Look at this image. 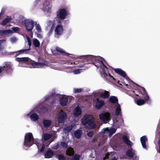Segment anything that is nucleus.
Instances as JSON below:
<instances>
[{
	"instance_id": "nucleus-1",
	"label": "nucleus",
	"mask_w": 160,
	"mask_h": 160,
	"mask_svg": "<svg viewBox=\"0 0 160 160\" xmlns=\"http://www.w3.org/2000/svg\"><path fill=\"white\" fill-rule=\"evenodd\" d=\"M82 124L90 129H94L97 127V125L93 119L90 118V115L87 114L84 116L81 119Z\"/></svg>"
},
{
	"instance_id": "nucleus-2",
	"label": "nucleus",
	"mask_w": 160,
	"mask_h": 160,
	"mask_svg": "<svg viewBox=\"0 0 160 160\" xmlns=\"http://www.w3.org/2000/svg\"><path fill=\"white\" fill-rule=\"evenodd\" d=\"M143 91V93L138 92L139 94L135 93L136 96L140 98H143V99H140L135 100L137 104L139 106H141L144 104L145 102L149 99V97L144 87H142Z\"/></svg>"
},
{
	"instance_id": "nucleus-3",
	"label": "nucleus",
	"mask_w": 160,
	"mask_h": 160,
	"mask_svg": "<svg viewBox=\"0 0 160 160\" xmlns=\"http://www.w3.org/2000/svg\"><path fill=\"white\" fill-rule=\"evenodd\" d=\"M34 143L38 146V143L36 142V141L34 142L32 133L31 132L26 133L24 137V145L28 147H30Z\"/></svg>"
},
{
	"instance_id": "nucleus-4",
	"label": "nucleus",
	"mask_w": 160,
	"mask_h": 160,
	"mask_svg": "<svg viewBox=\"0 0 160 160\" xmlns=\"http://www.w3.org/2000/svg\"><path fill=\"white\" fill-rule=\"evenodd\" d=\"M83 59L84 62H87L85 63H92L94 62H99L103 63L102 58L100 56H96L91 55H86L81 56Z\"/></svg>"
},
{
	"instance_id": "nucleus-5",
	"label": "nucleus",
	"mask_w": 160,
	"mask_h": 160,
	"mask_svg": "<svg viewBox=\"0 0 160 160\" xmlns=\"http://www.w3.org/2000/svg\"><path fill=\"white\" fill-rule=\"evenodd\" d=\"M69 15L66 9L65 8H60L57 12L56 18L59 20L65 19L66 17Z\"/></svg>"
},
{
	"instance_id": "nucleus-6",
	"label": "nucleus",
	"mask_w": 160,
	"mask_h": 160,
	"mask_svg": "<svg viewBox=\"0 0 160 160\" xmlns=\"http://www.w3.org/2000/svg\"><path fill=\"white\" fill-rule=\"evenodd\" d=\"M102 71L103 72L104 77L107 80L110 81L115 84H118L120 85H122L121 84L119 83L120 81L119 80L117 81L111 75V74L109 73L108 74H107L104 68H102Z\"/></svg>"
},
{
	"instance_id": "nucleus-7",
	"label": "nucleus",
	"mask_w": 160,
	"mask_h": 160,
	"mask_svg": "<svg viewBox=\"0 0 160 160\" xmlns=\"http://www.w3.org/2000/svg\"><path fill=\"white\" fill-rule=\"evenodd\" d=\"M22 24L25 26L26 29L29 32L31 31L35 24L34 22L29 19H25L22 22Z\"/></svg>"
},
{
	"instance_id": "nucleus-8",
	"label": "nucleus",
	"mask_w": 160,
	"mask_h": 160,
	"mask_svg": "<svg viewBox=\"0 0 160 160\" xmlns=\"http://www.w3.org/2000/svg\"><path fill=\"white\" fill-rule=\"evenodd\" d=\"M38 62H34L32 61L31 64L35 68H41L46 65L47 64L45 63L46 62L44 59H42L41 57H38Z\"/></svg>"
},
{
	"instance_id": "nucleus-9",
	"label": "nucleus",
	"mask_w": 160,
	"mask_h": 160,
	"mask_svg": "<svg viewBox=\"0 0 160 160\" xmlns=\"http://www.w3.org/2000/svg\"><path fill=\"white\" fill-rule=\"evenodd\" d=\"M99 118L102 121H109L111 120L110 114L108 112L102 113L99 115Z\"/></svg>"
},
{
	"instance_id": "nucleus-10",
	"label": "nucleus",
	"mask_w": 160,
	"mask_h": 160,
	"mask_svg": "<svg viewBox=\"0 0 160 160\" xmlns=\"http://www.w3.org/2000/svg\"><path fill=\"white\" fill-rule=\"evenodd\" d=\"M58 114L59 117L58 118V119L59 122L60 123H63L67 119V114L66 113L61 110V112L58 113Z\"/></svg>"
},
{
	"instance_id": "nucleus-11",
	"label": "nucleus",
	"mask_w": 160,
	"mask_h": 160,
	"mask_svg": "<svg viewBox=\"0 0 160 160\" xmlns=\"http://www.w3.org/2000/svg\"><path fill=\"white\" fill-rule=\"evenodd\" d=\"M12 65L10 62H7L5 63V65L2 67V71H4L7 73H11L12 71Z\"/></svg>"
},
{
	"instance_id": "nucleus-12",
	"label": "nucleus",
	"mask_w": 160,
	"mask_h": 160,
	"mask_svg": "<svg viewBox=\"0 0 160 160\" xmlns=\"http://www.w3.org/2000/svg\"><path fill=\"white\" fill-rule=\"evenodd\" d=\"M112 69L114 71L115 73L119 74L121 76H122V77L124 78H126L127 80L130 79V78L128 77H126L127 75L126 73L124 71H123L122 69L119 68H113Z\"/></svg>"
},
{
	"instance_id": "nucleus-13",
	"label": "nucleus",
	"mask_w": 160,
	"mask_h": 160,
	"mask_svg": "<svg viewBox=\"0 0 160 160\" xmlns=\"http://www.w3.org/2000/svg\"><path fill=\"white\" fill-rule=\"evenodd\" d=\"M57 94L56 93H52L50 96H46L44 99L45 101H47L49 103L52 104L55 102V99L53 97L57 96Z\"/></svg>"
},
{
	"instance_id": "nucleus-14",
	"label": "nucleus",
	"mask_w": 160,
	"mask_h": 160,
	"mask_svg": "<svg viewBox=\"0 0 160 160\" xmlns=\"http://www.w3.org/2000/svg\"><path fill=\"white\" fill-rule=\"evenodd\" d=\"M16 61L19 62H22L24 63H30L32 62V61L28 57L16 58Z\"/></svg>"
},
{
	"instance_id": "nucleus-15",
	"label": "nucleus",
	"mask_w": 160,
	"mask_h": 160,
	"mask_svg": "<svg viewBox=\"0 0 160 160\" xmlns=\"http://www.w3.org/2000/svg\"><path fill=\"white\" fill-rule=\"evenodd\" d=\"M63 30L62 26L61 25H58L55 29V35L58 36L61 35L63 33Z\"/></svg>"
},
{
	"instance_id": "nucleus-16",
	"label": "nucleus",
	"mask_w": 160,
	"mask_h": 160,
	"mask_svg": "<svg viewBox=\"0 0 160 160\" xmlns=\"http://www.w3.org/2000/svg\"><path fill=\"white\" fill-rule=\"evenodd\" d=\"M12 32V30L10 29L0 30V36L5 37Z\"/></svg>"
},
{
	"instance_id": "nucleus-17",
	"label": "nucleus",
	"mask_w": 160,
	"mask_h": 160,
	"mask_svg": "<svg viewBox=\"0 0 160 160\" xmlns=\"http://www.w3.org/2000/svg\"><path fill=\"white\" fill-rule=\"evenodd\" d=\"M60 104L63 106H65L67 105L68 102V98L66 97H62L60 98Z\"/></svg>"
},
{
	"instance_id": "nucleus-18",
	"label": "nucleus",
	"mask_w": 160,
	"mask_h": 160,
	"mask_svg": "<svg viewBox=\"0 0 160 160\" xmlns=\"http://www.w3.org/2000/svg\"><path fill=\"white\" fill-rule=\"evenodd\" d=\"M148 139L146 136H144L140 138V141L142 147L145 149H147V146L146 145V142L147 141Z\"/></svg>"
},
{
	"instance_id": "nucleus-19",
	"label": "nucleus",
	"mask_w": 160,
	"mask_h": 160,
	"mask_svg": "<svg viewBox=\"0 0 160 160\" xmlns=\"http://www.w3.org/2000/svg\"><path fill=\"white\" fill-rule=\"evenodd\" d=\"M54 155L53 152L51 150H48L44 154V158H51Z\"/></svg>"
},
{
	"instance_id": "nucleus-20",
	"label": "nucleus",
	"mask_w": 160,
	"mask_h": 160,
	"mask_svg": "<svg viewBox=\"0 0 160 160\" xmlns=\"http://www.w3.org/2000/svg\"><path fill=\"white\" fill-rule=\"evenodd\" d=\"M66 154L70 156H73L75 153L73 149L71 147H68L66 151Z\"/></svg>"
},
{
	"instance_id": "nucleus-21",
	"label": "nucleus",
	"mask_w": 160,
	"mask_h": 160,
	"mask_svg": "<svg viewBox=\"0 0 160 160\" xmlns=\"http://www.w3.org/2000/svg\"><path fill=\"white\" fill-rule=\"evenodd\" d=\"M134 153L132 148L128 149L126 152V154L127 156L130 158H132L134 156Z\"/></svg>"
},
{
	"instance_id": "nucleus-22",
	"label": "nucleus",
	"mask_w": 160,
	"mask_h": 160,
	"mask_svg": "<svg viewBox=\"0 0 160 160\" xmlns=\"http://www.w3.org/2000/svg\"><path fill=\"white\" fill-rule=\"evenodd\" d=\"M12 19V18L11 17L7 16V18L3 19L1 23V24L2 26H4L7 23L9 22Z\"/></svg>"
},
{
	"instance_id": "nucleus-23",
	"label": "nucleus",
	"mask_w": 160,
	"mask_h": 160,
	"mask_svg": "<svg viewBox=\"0 0 160 160\" xmlns=\"http://www.w3.org/2000/svg\"><path fill=\"white\" fill-rule=\"evenodd\" d=\"M82 113V110L78 106L75 110L73 114L76 117L79 116Z\"/></svg>"
},
{
	"instance_id": "nucleus-24",
	"label": "nucleus",
	"mask_w": 160,
	"mask_h": 160,
	"mask_svg": "<svg viewBox=\"0 0 160 160\" xmlns=\"http://www.w3.org/2000/svg\"><path fill=\"white\" fill-rule=\"evenodd\" d=\"M52 123V121L49 120L43 119V123L45 128H48L49 127Z\"/></svg>"
},
{
	"instance_id": "nucleus-25",
	"label": "nucleus",
	"mask_w": 160,
	"mask_h": 160,
	"mask_svg": "<svg viewBox=\"0 0 160 160\" xmlns=\"http://www.w3.org/2000/svg\"><path fill=\"white\" fill-rule=\"evenodd\" d=\"M97 100L98 101L96 103L95 106L97 108L99 109L105 104V102L102 100L99 101L98 99H97Z\"/></svg>"
},
{
	"instance_id": "nucleus-26",
	"label": "nucleus",
	"mask_w": 160,
	"mask_h": 160,
	"mask_svg": "<svg viewBox=\"0 0 160 160\" xmlns=\"http://www.w3.org/2000/svg\"><path fill=\"white\" fill-rule=\"evenodd\" d=\"M122 139L123 142L129 146H132V142L128 139L126 135H124L123 136Z\"/></svg>"
},
{
	"instance_id": "nucleus-27",
	"label": "nucleus",
	"mask_w": 160,
	"mask_h": 160,
	"mask_svg": "<svg viewBox=\"0 0 160 160\" xmlns=\"http://www.w3.org/2000/svg\"><path fill=\"white\" fill-rule=\"evenodd\" d=\"M31 49L30 48L27 49H22L17 51L14 52L13 53H20V54L25 53L27 54L29 53Z\"/></svg>"
},
{
	"instance_id": "nucleus-28",
	"label": "nucleus",
	"mask_w": 160,
	"mask_h": 160,
	"mask_svg": "<svg viewBox=\"0 0 160 160\" xmlns=\"http://www.w3.org/2000/svg\"><path fill=\"white\" fill-rule=\"evenodd\" d=\"M31 119L33 121H36L39 119V117L37 114L35 113L32 114L30 116Z\"/></svg>"
},
{
	"instance_id": "nucleus-29",
	"label": "nucleus",
	"mask_w": 160,
	"mask_h": 160,
	"mask_svg": "<svg viewBox=\"0 0 160 160\" xmlns=\"http://www.w3.org/2000/svg\"><path fill=\"white\" fill-rule=\"evenodd\" d=\"M109 101L112 103H118V99L116 97L112 96L109 98Z\"/></svg>"
},
{
	"instance_id": "nucleus-30",
	"label": "nucleus",
	"mask_w": 160,
	"mask_h": 160,
	"mask_svg": "<svg viewBox=\"0 0 160 160\" xmlns=\"http://www.w3.org/2000/svg\"><path fill=\"white\" fill-rule=\"evenodd\" d=\"M56 50L58 52L64 54L67 56H68L70 55V54L69 53L66 52L62 49L58 47H56Z\"/></svg>"
},
{
	"instance_id": "nucleus-31",
	"label": "nucleus",
	"mask_w": 160,
	"mask_h": 160,
	"mask_svg": "<svg viewBox=\"0 0 160 160\" xmlns=\"http://www.w3.org/2000/svg\"><path fill=\"white\" fill-rule=\"evenodd\" d=\"M110 96L109 92L107 91H105L104 93H101L100 95V97L107 98L109 97Z\"/></svg>"
},
{
	"instance_id": "nucleus-32",
	"label": "nucleus",
	"mask_w": 160,
	"mask_h": 160,
	"mask_svg": "<svg viewBox=\"0 0 160 160\" xmlns=\"http://www.w3.org/2000/svg\"><path fill=\"white\" fill-rule=\"evenodd\" d=\"M81 132V130H80L76 131L74 132L75 137L78 139L80 138L82 135Z\"/></svg>"
},
{
	"instance_id": "nucleus-33",
	"label": "nucleus",
	"mask_w": 160,
	"mask_h": 160,
	"mask_svg": "<svg viewBox=\"0 0 160 160\" xmlns=\"http://www.w3.org/2000/svg\"><path fill=\"white\" fill-rule=\"evenodd\" d=\"M92 64H94L97 68H99L101 64H102L105 68L107 69V67L105 65L103 62V63H102L99 62H94Z\"/></svg>"
},
{
	"instance_id": "nucleus-34",
	"label": "nucleus",
	"mask_w": 160,
	"mask_h": 160,
	"mask_svg": "<svg viewBox=\"0 0 160 160\" xmlns=\"http://www.w3.org/2000/svg\"><path fill=\"white\" fill-rule=\"evenodd\" d=\"M33 43L35 47H39L40 46V43L39 41L36 38L33 39Z\"/></svg>"
},
{
	"instance_id": "nucleus-35",
	"label": "nucleus",
	"mask_w": 160,
	"mask_h": 160,
	"mask_svg": "<svg viewBox=\"0 0 160 160\" xmlns=\"http://www.w3.org/2000/svg\"><path fill=\"white\" fill-rule=\"evenodd\" d=\"M73 126L71 125L66 127L64 128V130L66 133H68L70 132L72 129Z\"/></svg>"
},
{
	"instance_id": "nucleus-36",
	"label": "nucleus",
	"mask_w": 160,
	"mask_h": 160,
	"mask_svg": "<svg viewBox=\"0 0 160 160\" xmlns=\"http://www.w3.org/2000/svg\"><path fill=\"white\" fill-rule=\"evenodd\" d=\"M121 109L120 105L118 104V105L116 107L115 110V114L116 115H119L121 113Z\"/></svg>"
},
{
	"instance_id": "nucleus-37",
	"label": "nucleus",
	"mask_w": 160,
	"mask_h": 160,
	"mask_svg": "<svg viewBox=\"0 0 160 160\" xmlns=\"http://www.w3.org/2000/svg\"><path fill=\"white\" fill-rule=\"evenodd\" d=\"M84 65V63H83L82 64L80 65V64H79V62H78V61H75L74 62V63H73V66H72L71 67H73L75 66H78L80 67H83Z\"/></svg>"
},
{
	"instance_id": "nucleus-38",
	"label": "nucleus",
	"mask_w": 160,
	"mask_h": 160,
	"mask_svg": "<svg viewBox=\"0 0 160 160\" xmlns=\"http://www.w3.org/2000/svg\"><path fill=\"white\" fill-rule=\"evenodd\" d=\"M49 4L48 2L47 1H45L43 2V9L45 11L48 10V5Z\"/></svg>"
},
{
	"instance_id": "nucleus-39",
	"label": "nucleus",
	"mask_w": 160,
	"mask_h": 160,
	"mask_svg": "<svg viewBox=\"0 0 160 160\" xmlns=\"http://www.w3.org/2000/svg\"><path fill=\"white\" fill-rule=\"evenodd\" d=\"M51 137V135L48 133H46L43 135V139L44 140L47 141Z\"/></svg>"
},
{
	"instance_id": "nucleus-40",
	"label": "nucleus",
	"mask_w": 160,
	"mask_h": 160,
	"mask_svg": "<svg viewBox=\"0 0 160 160\" xmlns=\"http://www.w3.org/2000/svg\"><path fill=\"white\" fill-rule=\"evenodd\" d=\"M109 129L107 128H103L101 131V134H107L108 133Z\"/></svg>"
},
{
	"instance_id": "nucleus-41",
	"label": "nucleus",
	"mask_w": 160,
	"mask_h": 160,
	"mask_svg": "<svg viewBox=\"0 0 160 160\" xmlns=\"http://www.w3.org/2000/svg\"><path fill=\"white\" fill-rule=\"evenodd\" d=\"M80 157V156L79 155L75 154L72 157L71 160H79Z\"/></svg>"
},
{
	"instance_id": "nucleus-42",
	"label": "nucleus",
	"mask_w": 160,
	"mask_h": 160,
	"mask_svg": "<svg viewBox=\"0 0 160 160\" xmlns=\"http://www.w3.org/2000/svg\"><path fill=\"white\" fill-rule=\"evenodd\" d=\"M116 132V129L114 128H112L109 130V135L112 136L113 134L115 133Z\"/></svg>"
},
{
	"instance_id": "nucleus-43",
	"label": "nucleus",
	"mask_w": 160,
	"mask_h": 160,
	"mask_svg": "<svg viewBox=\"0 0 160 160\" xmlns=\"http://www.w3.org/2000/svg\"><path fill=\"white\" fill-rule=\"evenodd\" d=\"M60 147V144L59 142H58L54 145L52 147V148L54 150H57Z\"/></svg>"
},
{
	"instance_id": "nucleus-44",
	"label": "nucleus",
	"mask_w": 160,
	"mask_h": 160,
	"mask_svg": "<svg viewBox=\"0 0 160 160\" xmlns=\"http://www.w3.org/2000/svg\"><path fill=\"white\" fill-rule=\"evenodd\" d=\"M60 145L63 148H67L68 146L67 143L64 142H62L61 143Z\"/></svg>"
},
{
	"instance_id": "nucleus-45",
	"label": "nucleus",
	"mask_w": 160,
	"mask_h": 160,
	"mask_svg": "<svg viewBox=\"0 0 160 160\" xmlns=\"http://www.w3.org/2000/svg\"><path fill=\"white\" fill-rule=\"evenodd\" d=\"M58 159L59 160H66V158L62 154H61L58 155Z\"/></svg>"
},
{
	"instance_id": "nucleus-46",
	"label": "nucleus",
	"mask_w": 160,
	"mask_h": 160,
	"mask_svg": "<svg viewBox=\"0 0 160 160\" xmlns=\"http://www.w3.org/2000/svg\"><path fill=\"white\" fill-rule=\"evenodd\" d=\"M82 89V88H74L73 91L74 93H78L81 92Z\"/></svg>"
},
{
	"instance_id": "nucleus-47",
	"label": "nucleus",
	"mask_w": 160,
	"mask_h": 160,
	"mask_svg": "<svg viewBox=\"0 0 160 160\" xmlns=\"http://www.w3.org/2000/svg\"><path fill=\"white\" fill-rule=\"evenodd\" d=\"M47 26L48 27H50V26H52L54 24V26H55V23L53 22L51 20H49L47 22Z\"/></svg>"
},
{
	"instance_id": "nucleus-48",
	"label": "nucleus",
	"mask_w": 160,
	"mask_h": 160,
	"mask_svg": "<svg viewBox=\"0 0 160 160\" xmlns=\"http://www.w3.org/2000/svg\"><path fill=\"white\" fill-rule=\"evenodd\" d=\"M36 28L38 32H41V27L39 24H37L36 25Z\"/></svg>"
},
{
	"instance_id": "nucleus-49",
	"label": "nucleus",
	"mask_w": 160,
	"mask_h": 160,
	"mask_svg": "<svg viewBox=\"0 0 160 160\" xmlns=\"http://www.w3.org/2000/svg\"><path fill=\"white\" fill-rule=\"evenodd\" d=\"M27 38L28 42V45L29 46V48H30V46H31V45H32V42L30 38H29V37L28 36H27Z\"/></svg>"
},
{
	"instance_id": "nucleus-50",
	"label": "nucleus",
	"mask_w": 160,
	"mask_h": 160,
	"mask_svg": "<svg viewBox=\"0 0 160 160\" xmlns=\"http://www.w3.org/2000/svg\"><path fill=\"white\" fill-rule=\"evenodd\" d=\"M4 41V40L3 39L0 40V51L4 48V47L2 45V44L3 43Z\"/></svg>"
},
{
	"instance_id": "nucleus-51",
	"label": "nucleus",
	"mask_w": 160,
	"mask_h": 160,
	"mask_svg": "<svg viewBox=\"0 0 160 160\" xmlns=\"http://www.w3.org/2000/svg\"><path fill=\"white\" fill-rule=\"evenodd\" d=\"M87 135L88 136L91 138L92 137L93 135V132L92 131H90L87 133Z\"/></svg>"
},
{
	"instance_id": "nucleus-52",
	"label": "nucleus",
	"mask_w": 160,
	"mask_h": 160,
	"mask_svg": "<svg viewBox=\"0 0 160 160\" xmlns=\"http://www.w3.org/2000/svg\"><path fill=\"white\" fill-rule=\"evenodd\" d=\"M12 29L15 32H18L19 31V28L18 27H13L12 28Z\"/></svg>"
},
{
	"instance_id": "nucleus-53",
	"label": "nucleus",
	"mask_w": 160,
	"mask_h": 160,
	"mask_svg": "<svg viewBox=\"0 0 160 160\" xmlns=\"http://www.w3.org/2000/svg\"><path fill=\"white\" fill-rule=\"evenodd\" d=\"M141 87V88L142 90V91H141L140 90L136 89V90H135V91H133V92H134V93L135 94V93L138 94H139V93L138 92H140L141 93H143V91L142 90V87Z\"/></svg>"
},
{
	"instance_id": "nucleus-54",
	"label": "nucleus",
	"mask_w": 160,
	"mask_h": 160,
	"mask_svg": "<svg viewBox=\"0 0 160 160\" xmlns=\"http://www.w3.org/2000/svg\"><path fill=\"white\" fill-rule=\"evenodd\" d=\"M73 63H74V61L71 60H68L66 62V63L68 65H73Z\"/></svg>"
},
{
	"instance_id": "nucleus-55",
	"label": "nucleus",
	"mask_w": 160,
	"mask_h": 160,
	"mask_svg": "<svg viewBox=\"0 0 160 160\" xmlns=\"http://www.w3.org/2000/svg\"><path fill=\"white\" fill-rule=\"evenodd\" d=\"M45 145H44V144H42V146L40 150V152H43L44 151V149H45Z\"/></svg>"
},
{
	"instance_id": "nucleus-56",
	"label": "nucleus",
	"mask_w": 160,
	"mask_h": 160,
	"mask_svg": "<svg viewBox=\"0 0 160 160\" xmlns=\"http://www.w3.org/2000/svg\"><path fill=\"white\" fill-rule=\"evenodd\" d=\"M54 27H55V26H54V24H53V25L51 26V28L49 31V33L52 32V31L53 30Z\"/></svg>"
},
{
	"instance_id": "nucleus-57",
	"label": "nucleus",
	"mask_w": 160,
	"mask_h": 160,
	"mask_svg": "<svg viewBox=\"0 0 160 160\" xmlns=\"http://www.w3.org/2000/svg\"><path fill=\"white\" fill-rule=\"evenodd\" d=\"M74 72L75 74H78L80 72V70L78 69L76 70H75L74 71Z\"/></svg>"
},
{
	"instance_id": "nucleus-58",
	"label": "nucleus",
	"mask_w": 160,
	"mask_h": 160,
	"mask_svg": "<svg viewBox=\"0 0 160 160\" xmlns=\"http://www.w3.org/2000/svg\"><path fill=\"white\" fill-rule=\"evenodd\" d=\"M10 40L11 42H15L16 41V38L15 37H12L11 38H10Z\"/></svg>"
},
{
	"instance_id": "nucleus-59",
	"label": "nucleus",
	"mask_w": 160,
	"mask_h": 160,
	"mask_svg": "<svg viewBox=\"0 0 160 160\" xmlns=\"http://www.w3.org/2000/svg\"><path fill=\"white\" fill-rule=\"evenodd\" d=\"M40 0H35L34 3V7L36 6L38 4V2Z\"/></svg>"
},
{
	"instance_id": "nucleus-60",
	"label": "nucleus",
	"mask_w": 160,
	"mask_h": 160,
	"mask_svg": "<svg viewBox=\"0 0 160 160\" xmlns=\"http://www.w3.org/2000/svg\"><path fill=\"white\" fill-rule=\"evenodd\" d=\"M109 154H107L105 155V157H104L103 158V160H105L106 159H108L109 158Z\"/></svg>"
},
{
	"instance_id": "nucleus-61",
	"label": "nucleus",
	"mask_w": 160,
	"mask_h": 160,
	"mask_svg": "<svg viewBox=\"0 0 160 160\" xmlns=\"http://www.w3.org/2000/svg\"><path fill=\"white\" fill-rule=\"evenodd\" d=\"M5 9L4 8H2L0 14L1 15L3 14L5 11Z\"/></svg>"
},
{
	"instance_id": "nucleus-62",
	"label": "nucleus",
	"mask_w": 160,
	"mask_h": 160,
	"mask_svg": "<svg viewBox=\"0 0 160 160\" xmlns=\"http://www.w3.org/2000/svg\"><path fill=\"white\" fill-rule=\"evenodd\" d=\"M132 160H138V158L134 154V156L132 157Z\"/></svg>"
},
{
	"instance_id": "nucleus-63",
	"label": "nucleus",
	"mask_w": 160,
	"mask_h": 160,
	"mask_svg": "<svg viewBox=\"0 0 160 160\" xmlns=\"http://www.w3.org/2000/svg\"><path fill=\"white\" fill-rule=\"evenodd\" d=\"M43 110L45 111H47V108L45 107H42L41 108V110Z\"/></svg>"
},
{
	"instance_id": "nucleus-64",
	"label": "nucleus",
	"mask_w": 160,
	"mask_h": 160,
	"mask_svg": "<svg viewBox=\"0 0 160 160\" xmlns=\"http://www.w3.org/2000/svg\"><path fill=\"white\" fill-rule=\"evenodd\" d=\"M97 138H93V139H92V142H95L96 141H97Z\"/></svg>"
}]
</instances>
